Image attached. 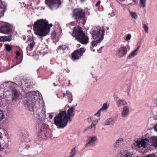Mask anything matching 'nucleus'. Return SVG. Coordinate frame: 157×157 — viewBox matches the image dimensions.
<instances>
[{
  "label": "nucleus",
  "instance_id": "774afa93",
  "mask_svg": "<svg viewBox=\"0 0 157 157\" xmlns=\"http://www.w3.org/2000/svg\"><path fill=\"white\" fill-rule=\"evenodd\" d=\"M76 0V1L77 0Z\"/></svg>",
  "mask_w": 157,
  "mask_h": 157
},
{
  "label": "nucleus",
  "instance_id": "13d9d810",
  "mask_svg": "<svg viewBox=\"0 0 157 157\" xmlns=\"http://www.w3.org/2000/svg\"><path fill=\"white\" fill-rule=\"evenodd\" d=\"M23 39L24 40H25V37H23Z\"/></svg>",
  "mask_w": 157,
  "mask_h": 157
},
{
  "label": "nucleus",
  "instance_id": "864d4df0",
  "mask_svg": "<svg viewBox=\"0 0 157 157\" xmlns=\"http://www.w3.org/2000/svg\"><path fill=\"white\" fill-rule=\"evenodd\" d=\"M50 27H52V24H50L49 25Z\"/></svg>",
  "mask_w": 157,
  "mask_h": 157
},
{
  "label": "nucleus",
  "instance_id": "39448f33",
  "mask_svg": "<svg viewBox=\"0 0 157 157\" xmlns=\"http://www.w3.org/2000/svg\"><path fill=\"white\" fill-rule=\"evenodd\" d=\"M72 35L75 37V39L83 44H86L88 42V37L84 33L81 27L76 26L73 29Z\"/></svg>",
  "mask_w": 157,
  "mask_h": 157
},
{
  "label": "nucleus",
  "instance_id": "680f3d73",
  "mask_svg": "<svg viewBox=\"0 0 157 157\" xmlns=\"http://www.w3.org/2000/svg\"><path fill=\"white\" fill-rule=\"evenodd\" d=\"M129 5H132V4H131V3H130V4H129Z\"/></svg>",
  "mask_w": 157,
  "mask_h": 157
},
{
  "label": "nucleus",
  "instance_id": "f8f14e48",
  "mask_svg": "<svg viewBox=\"0 0 157 157\" xmlns=\"http://www.w3.org/2000/svg\"><path fill=\"white\" fill-rule=\"evenodd\" d=\"M127 47L123 46L120 47L117 50L116 52V55L118 58H121L124 56L128 52L127 48L128 50L130 49V47L128 45H127Z\"/></svg>",
  "mask_w": 157,
  "mask_h": 157
},
{
  "label": "nucleus",
  "instance_id": "412c9836",
  "mask_svg": "<svg viewBox=\"0 0 157 157\" xmlns=\"http://www.w3.org/2000/svg\"><path fill=\"white\" fill-rule=\"evenodd\" d=\"M6 5L2 3L0 4V16H3L6 10Z\"/></svg>",
  "mask_w": 157,
  "mask_h": 157
},
{
  "label": "nucleus",
  "instance_id": "4d7b16f0",
  "mask_svg": "<svg viewBox=\"0 0 157 157\" xmlns=\"http://www.w3.org/2000/svg\"><path fill=\"white\" fill-rule=\"evenodd\" d=\"M63 97H64L65 96V94L64 93H63Z\"/></svg>",
  "mask_w": 157,
  "mask_h": 157
},
{
  "label": "nucleus",
  "instance_id": "ddd939ff",
  "mask_svg": "<svg viewBox=\"0 0 157 157\" xmlns=\"http://www.w3.org/2000/svg\"><path fill=\"white\" fill-rule=\"evenodd\" d=\"M85 51V49L84 48H81L76 50L71 54V59L73 60L78 59L82 56Z\"/></svg>",
  "mask_w": 157,
  "mask_h": 157
},
{
  "label": "nucleus",
  "instance_id": "7ed1b4c3",
  "mask_svg": "<svg viewBox=\"0 0 157 157\" xmlns=\"http://www.w3.org/2000/svg\"><path fill=\"white\" fill-rule=\"evenodd\" d=\"M33 29L35 34L40 36H45L49 33L50 28L46 20L40 19L34 24Z\"/></svg>",
  "mask_w": 157,
  "mask_h": 157
},
{
  "label": "nucleus",
  "instance_id": "2f4dec72",
  "mask_svg": "<svg viewBox=\"0 0 157 157\" xmlns=\"http://www.w3.org/2000/svg\"><path fill=\"white\" fill-rule=\"evenodd\" d=\"M143 27L144 28L145 31L147 33H148V28L147 25L145 24H143Z\"/></svg>",
  "mask_w": 157,
  "mask_h": 157
},
{
  "label": "nucleus",
  "instance_id": "37998d69",
  "mask_svg": "<svg viewBox=\"0 0 157 157\" xmlns=\"http://www.w3.org/2000/svg\"><path fill=\"white\" fill-rule=\"evenodd\" d=\"M53 113H49L48 117L50 119H52V118L53 117L52 114Z\"/></svg>",
  "mask_w": 157,
  "mask_h": 157
},
{
  "label": "nucleus",
  "instance_id": "a19ab883",
  "mask_svg": "<svg viewBox=\"0 0 157 157\" xmlns=\"http://www.w3.org/2000/svg\"><path fill=\"white\" fill-rule=\"evenodd\" d=\"M156 105L155 104L153 103V105H150V107L151 109H152L154 108H155V107L156 106Z\"/></svg>",
  "mask_w": 157,
  "mask_h": 157
},
{
  "label": "nucleus",
  "instance_id": "2eb2a0df",
  "mask_svg": "<svg viewBox=\"0 0 157 157\" xmlns=\"http://www.w3.org/2000/svg\"><path fill=\"white\" fill-rule=\"evenodd\" d=\"M97 140V137L96 136H93L89 137L86 141L85 146L89 147L92 146Z\"/></svg>",
  "mask_w": 157,
  "mask_h": 157
},
{
  "label": "nucleus",
  "instance_id": "f257e3e1",
  "mask_svg": "<svg viewBox=\"0 0 157 157\" xmlns=\"http://www.w3.org/2000/svg\"><path fill=\"white\" fill-rule=\"evenodd\" d=\"M65 109H67V112L66 110L60 111L59 113L54 118V124L58 128H63L66 127L68 122L71 121L72 118L75 116V108L66 105Z\"/></svg>",
  "mask_w": 157,
  "mask_h": 157
},
{
  "label": "nucleus",
  "instance_id": "5701e85b",
  "mask_svg": "<svg viewBox=\"0 0 157 157\" xmlns=\"http://www.w3.org/2000/svg\"><path fill=\"white\" fill-rule=\"evenodd\" d=\"M114 120L112 118H110L107 119L104 122L105 125H110L114 123Z\"/></svg>",
  "mask_w": 157,
  "mask_h": 157
},
{
  "label": "nucleus",
  "instance_id": "4be33fe9",
  "mask_svg": "<svg viewBox=\"0 0 157 157\" xmlns=\"http://www.w3.org/2000/svg\"><path fill=\"white\" fill-rule=\"evenodd\" d=\"M67 48L65 45H60L57 48V52L60 53H63L64 52V51Z\"/></svg>",
  "mask_w": 157,
  "mask_h": 157
},
{
  "label": "nucleus",
  "instance_id": "ea45409f",
  "mask_svg": "<svg viewBox=\"0 0 157 157\" xmlns=\"http://www.w3.org/2000/svg\"><path fill=\"white\" fill-rule=\"evenodd\" d=\"M29 142V140L28 139H26L25 140H23V143L25 145H26V144Z\"/></svg>",
  "mask_w": 157,
  "mask_h": 157
},
{
  "label": "nucleus",
  "instance_id": "f704fd0d",
  "mask_svg": "<svg viewBox=\"0 0 157 157\" xmlns=\"http://www.w3.org/2000/svg\"><path fill=\"white\" fill-rule=\"evenodd\" d=\"M66 96H67V97L68 98V101L70 103H71L72 100V96L71 94H69L68 95H67Z\"/></svg>",
  "mask_w": 157,
  "mask_h": 157
},
{
  "label": "nucleus",
  "instance_id": "a211bd4d",
  "mask_svg": "<svg viewBox=\"0 0 157 157\" xmlns=\"http://www.w3.org/2000/svg\"><path fill=\"white\" fill-rule=\"evenodd\" d=\"M140 47V45L138 46L134 50L131 52L127 56V58L128 59H130L136 56L139 53Z\"/></svg>",
  "mask_w": 157,
  "mask_h": 157
},
{
  "label": "nucleus",
  "instance_id": "5fc2aeb1",
  "mask_svg": "<svg viewBox=\"0 0 157 157\" xmlns=\"http://www.w3.org/2000/svg\"><path fill=\"white\" fill-rule=\"evenodd\" d=\"M21 62V61H20L19 63H17L14 66H15V65H17L19 63H20Z\"/></svg>",
  "mask_w": 157,
  "mask_h": 157
},
{
  "label": "nucleus",
  "instance_id": "bf43d9fd",
  "mask_svg": "<svg viewBox=\"0 0 157 157\" xmlns=\"http://www.w3.org/2000/svg\"><path fill=\"white\" fill-rule=\"evenodd\" d=\"M1 137V133L0 132V138Z\"/></svg>",
  "mask_w": 157,
  "mask_h": 157
},
{
  "label": "nucleus",
  "instance_id": "e2e57ef3",
  "mask_svg": "<svg viewBox=\"0 0 157 157\" xmlns=\"http://www.w3.org/2000/svg\"><path fill=\"white\" fill-rule=\"evenodd\" d=\"M70 81L69 80V85H70Z\"/></svg>",
  "mask_w": 157,
  "mask_h": 157
},
{
  "label": "nucleus",
  "instance_id": "c85d7f7f",
  "mask_svg": "<svg viewBox=\"0 0 157 157\" xmlns=\"http://www.w3.org/2000/svg\"><path fill=\"white\" fill-rule=\"evenodd\" d=\"M77 154V151L75 148L74 147L72 148L70 151V155L74 157Z\"/></svg>",
  "mask_w": 157,
  "mask_h": 157
},
{
  "label": "nucleus",
  "instance_id": "bb28decb",
  "mask_svg": "<svg viewBox=\"0 0 157 157\" xmlns=\"http://www.w3.org/2000/svg\"><path fill=\"white\" fill-rule=\"evenodd\" d=\"M35 43L33 41H32L29 44V46L26 48V51L28 52L29 51H31L33 49Z\"/></svg>",
  "mask_w": 157,
  "mask_h": 157
},
{
  "label": "nucleus",
  "instance_id": "79ce46f5",
  "mask_svg": "<svg viewBox=\"0 0 157 157\" xmlns=\"http://www.w3.org/2000/svg\"><path fill=\"white\" fill-rule=\"evenodd\" d=\"M92 119H93V118L92 117H90L88 118L87 119L88 122L89 123H90L92 121Z\"/></svg>",
  "mask_w": 157,
  "mask_h": 157
},
{
  "label": "nucleus",
  "instance_id": "9d476101",
  "mask_svg": "<svg viewBox=\"0 0 157 157\" xmlns=\"http://www.w3.org/2000/svg\"><path fill=\"white\" fill-rule=\"evenodd\" d=\"M45 2L51 10L57 9L61 4L60 0H45Z\"/></svg>",
  "mask_w": 157,
  "mask_h": 157
},
{
  "label": "nucleus",
  "instance_id": "6ab92c4d",
  "mask_svg": "<svg viewBox=\"0 0 157 157\" xmlns=\"http://www.w3.org/2000/svg\"><path fill=\"white\" fill-rule=\"evenodd\" d=\"M130 110L129 107L127 106H124L121 112V116L123 117H128L129 114Z\"/></svg>",
  "mask_w": 157,
  "mask_h": 157
},
{
  "label": "nucleus",
  "instance_id": "603ef678",
  "mask_svg": "<svg viewBox=\"0 0 157 157\" xmlns=\"http://www.w3.org/2000/svg\"><path fill=\"white\" fill-rule=\"evenodd\" d=\"M3 149L2 147L1 144V143H0V151Z\"/></svg>",
  "mask_w": 157,
  "mask_h": 157
},
{
  "label": "nucleus",
  "instance_id": "7c9ffc66",
  "mask_svg": "<svg viewBox=\"0 0 157 157\" xmlns=\"http://www.w3.org/2000/svg\"><path fill=\"white\" fill-rule=\"evenodd\" d=\"M5 115L3 111L0 110V121L5 118Z\"/></svg>",
  "mask_w": 157,
  "mask_h": 157
},
{
  "label": "nucleus",
  "instance_id": "4468645a",
  "mask_svg": "<svg viewBox=\"0 0 157 157\" xmlns=\"http://www.w3.org/2000/svg\"><path fill=\"white\" fill-rule=\"evenodd\" d=\"M124 141L123 138L119 137L113 144V146L115 148L121 147L124 145Z\"/></svg>",
  "mask_w": 157,
  "mask_h": 157
},
{
  "label": "nucleus",
  "instance_id": "1a4fd4ad",
  "mask_svg": "<svg viewBox=\"0 0 157 157\" xmlns=\"http://www.w3.org/2000/svg\"><path fill=\"white\" fill-rule=\"evenodd\" d=\"M50 130L48 128V126L46 124H43L40 131L38 133V135L41 136L43 139H45L49 136Z\"/></svg>",
  "mask_w": 157,
  "mask_h": 157
},
{
  "label": "nucleus",
  "instance_id": "338daca9",
  "mask_svg": "<svg viewBox=\"0 0 157 157\" xmlns=\"http://www.w3.org/2000/svg\"><path fill=\"white\" fill-rule=\"evenodd\" d=\"M40 101H41V102L42 103V102H43V101H42V100H40Z\"/></svg>",
  "mask_w": 157,
  "mask_h": 157
},
{
  "label": "nucleus",
  "instance_id": "c9c22d12",
  "mask_svg": "<svg viewBox=\"0 0 157 157\" xmlns=\"http://www.w3.org/2000/svg\"><path fill=\"white\" fill-rule=\"evenodd\" d=\"M5 48L8 51H10L12 49L11 46L9 45H6Z\"/></svg>",
  "mask_w": 157,
  "mask_h": 157
},
{
  "label": "nucleus",
  "instance_id": "052dcab7",
  "mask_svg": "<svg viewBox=\"0 0 157 157\" xmlns=\"http://www.w3.org/2000/svg\"><path fill=\"white\" fill-rule=\"evenodd\" d=\"M68 157H73L72 156H71L70 155H69L68 156Z\"/></svg>",
  "mask_w": 157,
  "mask_h": 157
},
{
  "label": "nucleus",
  "instance_id": "0eeeda50",
  "mask_svg": "<svg viewBox=\"0 0 157 157\" xmlns=\"http://www.w3.org/2000/svg\"><path fill=\"white\" fill-rule=\"evenodd\" d=\"M85 15V12L81 9H75L73 11V17L76 20V21L78 23L84 24L86 21Z\"/></svg>",
  "mask_w": 157,
  "mask_h": 157
},
{
  "label": "nucleus",
  "instance_id": "f3484780",
  "mask_svg": "<svg viewBox=\"0 0 157 157\" xmlns=\"http://www.w3.org/2000/svg\"><path fill=\"white\" fill-rule=\"evenodd\" d=\"M11 31L10 26L8 25L2 26L0 29V33L4 34H9L10 32Z\"/></svg>",
  "mask_w": 157,
  "mask_h": 157
},
{
  "label": "nucleus",
  "instance_id": "c756f323",
  "mask_svg": "<svg viewBox=\"0 0 157 157\" xmlns=\"http://www.w3.org/2000/svg\"><path fill=\"white\" fill-rule=\"evenodd\" d=\"M146 0H140V6L144 8L145 7Z\"/></svg>",
  "mask_w": 157,
  "mask_h": 157
},
{
  "label": "nucleus",
  "instance_id": "4c0bfd02",
  "mask_svg": "<svg viewBox=\"0 0 157 157\" xmlns=\"http://www.w3.org/2000/svg\"><path fill=\"white\" fill-rule=\"evenodd\" d=\"M131 35L130 34H128L125 37V39L126 40H129L131 39Z\"/></svg>",
  "mask_w": 157,
  "mask_h": 157
},
{
  "label": "nucleus",
  "instance_id": "cd10ccee",
  "mask_svg": "<svg viewBox=\"0 0 157 157\" xmlns=\"http://www.w3.org/2000/svg\"><path fill=\"white\" fill-rule=\"evenodd\" d=\"M109 106V103L108 102H106L103 104L102 107L100 109L101 111L106 110L108 108Z\"/></svg>",
  "mask_w": 157,
  "mask_h": 157
},
{
  "label": "nucleus",
  "instance_id": "473e14b6",
  "mask_svg": "<svg viewBox=\"0 0 157 157\" xmlns=\"http://www.w3.org/2000/svg\"><path fill=\"white\" fill-rule=\"evenodd\" d=\"M98 120L96 119L93 120L92 122V125H94V130L96 128V125L98 123Z\"/></svg>",
  "mask_w": 157,
  "mask_h": 157
},
{
  "label": "nucleus",
  "instance_id": "6e6552de",
  "mask_svg": "<svg viewBox=\"0 0 157 157\" xmlns=\"http://www.w3.org/2000/svg\"><path fill=\"white\" fill-rule=\"evenodd\" d=\"M37 106L33 110L34 117L38 119L42 120L45 118V109L44 107L39 108Z\"/></svg>",
  "mask_w": 157,
  "mask_h": 157
},
{
  "label": "nucleus",
  "instance_id": "8fccbe9b",
  "mask_svg": "<svg viewBox=\"0 0 157 157\" xmlns=\"http://www.w3.org/2000/svg\"><path fill=\"white\" fill-rule=\"evenodd\" d=\"M22 143H23V141L22 142ZM23 145H24V146H25V145H25V144H23ZM26 147H29V144H26L25 147L26 148Z\"/></svg>",
  "mask_w": 157,
  "mask_h": 157
},
{
  "label": "nucleus",
  "instance_id": "dca6fc26",
  "mask_svg": "<svg viewBox=\"0 0 157 157\" xmlns=\"http://www.w3.org/2000/svg\"><path fill=\"white\" fill-rule=\"evenodd\" d=\"M12 90V101H13L18 100L21 95L20 93L14 89H13Z\"/></svg>",
  "mask_w": 157,
  "mask_h": 157
},
{
  "label": "nucleus",
  "instance_id": "423d86ee",
  "mask_svg": "<svg viewBox=\"0 0 157 157\" xmlns=\"http://www.w3.org/2000/svg\"><path fill=\"white\" fill-rule=\"evenodd\" d=\"M151 145L152 146L157 147V136L153 137L151 139L145 138L141 140H137L135 145L136 147L138 148L141 147L144 148L147 147V146L151 144Z\"/></svg>",
  "mask_w": 157,
  "mask_h": 157
},
{
  "label": "nucleus",
  "instance_id": "3c124183",
  "mask_svg": "<svg viewBox=\"0 0 157 157\" xmlns=\"http://www.w3.org/2000/svg\"><path fill=\"white\" fill-rule=\"evenodd\" d=\"M20 53L19 52H16V55L17 56H19L20 55Z\"/></svg>",
  "mask_w": 157,
  "mask_h": 157
},
{
  "label": "nucleus",
  "instance_id": "b1692460",
  "mask_svg": "<svg viewBox=\"0 0 157 157\" xmlns=\"http://www.w3.org/2000/svg\"><path fill=\"white\" fill-rule=\"evenodd\" d=\"M116 157H131V155L128 152L123 153L121 151L117 154Z\"/></svg>",
  "mask_w": 157,
  "mask_h": 157
},
{
  "label": "nucleus",
  "instance_id": "f03ea898",
  "mask_svg": "<svg viewBox=\"0 0 157 157\" xmlns=\"http://www.w3.org/2000/svg\"><path fill=\"white\" fill-rule=\"evenodd\" d=\"M42 96L38 91L29 92L26 95V97L23 100V104L26 108L31 111H33L34 108L37 106H40L38 97Z\"/></svg>",
  "mask_w": 157,
  "mask_h": 157
},
{
  "label": "nucleus",
  "instance_id": "a878e982",
  "mask_svg": "<svg viewBox=\"0 0 157 157\" xmlns=\"http://www.w3.org/2000/svg\"><path fill=\"white\" fill-rule=\"evenodd\" d=\"M129 12L130 16L132 18L135 20H136L138 16L137 13L136 12H133L129 10Z\"/></svg>",
  "mask_w": 157,
  "mask_h": 157
},
{
  "label": "nucleus",
  "instance_id": "a18cd8bd",
  "mask_svg": "<svg viewBox=\"0 0 157 157\" xmlns=\"http://www.w3.org/2000/svg\"><path fill=\"white\" fill-rule=\"evenodd\" d=\"M89 128H93L94 129V125H92V123H91V124L89 126Z\"/></svg>",
  "mask_w": 157,
  "mask_h": 157
},
{
  "label": "nucleus",
  "instance_id": "0e129e2a",
  "mask_svg": "<svg viewBox=\"0 0 157 157\" xmlns=\"http://www.w3.org/2000/svg\"><path fill=\"white\" fill-rule=\"evenodd\" d=\"M102 47H101L100 48V49H101L102 48Z\"/></svg>",
  "mask_w": 157,
  "mask_h": 157
},
{
  "label": "nucleus",
  "instance_id": "c03bdc74",
  "mask_svg": "<svg viewBox=\"0 0 157 157\" xmlns=\"http://www.w3.org/2000/svg\"><path fill=\"white\" fill-rule=\"evenodd\" d=\"M101 3L100 1H99L95 4L96 6H98Z\"/></svg>",
  "mask_w": 157,
  "mask_h": 157
},
{
  "label": "nucleus",
  "instance_id": "393cba45",
  "mask_svg": "<svg viewBox=\"0 0 157 157\" xmlns=\"http://www.w3.org/2000/svg\"><path fill=\"white\" fill-rule=\"evenodd\" d=\"M11 40V37L10 36H0V41L5 42L6 41H10Z\"/></svg>",
  "mask_w": 157,
  "mask_h": 157
},
{
  "label": "nucleus",
  "instance_id": "de8ad7c7",
  "mask_svg": "<svg viewBox=\"0 0 157 157\" xmlns=\"http://www.w3.org/2000/svg\"><path fill=\"white\" fill-rule=\"evenodd\" d=\"M132 1L134 2V4L136 5L137 4V2L136 0H132Z\"/></svg>",
  "mask_w": 157,
  "mask_h": 157
},
{
  "label": "nucleus",
  "instance_id": "09e8293b",
  "mask_svg": "<svg viewBox=\"0 0 157 157\" xmlns=\"http://www.w3.org/2000/svg\"><path fill=\"white\" fill-rule=\"evenodd\" d=\"M71 94V93L69 91H67L66 93V95H68L69 94Z\"/></svg>",
  "mask_w": 157,
  "mask_h": 157
},
{
  "label": "nucleus",
  "instance_id": "e433bc0d",
  "mask_svg": "<svg viewBox=\"0 0 157 157\" xmlns=\"http://www.w3.org/2000/svg\"><path fill=\"white\" fill-rule=\"evenodd\" d=\"M56 33L55 31H53L51 34V37L53 39H55L56 36Z\"/></svg>",
  "mask_w": 157,
  "mask_h": 157
},
{
  "label": "nucleus",
  "instance_id": "aec40b11",
  "mask_svg": "<svg viewBox=\"0 0 157 157\" xmlns=\"http://www.w3.org/2000/svg\"><path fill=\"white\" fill-rule=\"evenodd\" d=\"M116 105L118 107H121L122 106L127 104V102L126 101L123 99H118L116 102Z\"/></svg>",
  "mask_w": 157,
  "mask_h": 157
},
{
  "label": "nucleus",
  "instance_id": "9b49d317",
  "mask_svg": "<svg viewBox=\"0 0 157 157\" xmlns=\"http://www.w3.org/2000/svg\"><path fill=\"white\" fill-rule=\"evenodd\" d=\"M15 85H16V84L13 82H5L0 85V90H3V93L4 94L5 91H8L10 90H12L13 89V86L16 87Z\"/></svg>",
  "mask_w": 157,
  "mask_h": 157
},
{
  "label": "nucleus",
  "instance_id": "58836bf2",
  "mask_svg": "<svg viewBox=\"0 0 157 157\" xmlns=\"http://www.w3.org/2000/svg\"><path fill=\"white\" fill-rule=\"evenodd\" d=\"M115 15V12L113 11H112L111 13H109L108 14V15L109 16L110 15V16L111 17L114 16Z\"/></svg>",
  "mask_w": 157,
  "mask_h": 157
},
{
  "label": "nucleus",
  "instance_id": "49530a36",
  "mask_svg": "<svg viewBox=\"0 0 157 157\" xmlns=\"http://www.w3.org/2000/svg\"><path fill=\"white\" fill-rule=\"evenodd\" d=\"M155 130L157 132V123L154 127Z\"/></svg>",
  "mask_w": 157,
  "mask_h": 157
},
{
  "label": "nucleus",
  "instance_id": "20e7f679",
  "mask_svg": "<svg viewBox=\"0 0 157 157\" xmlns=\"http://www.w3.org/2000/svg\"><path fill=\"white\" fill-rule=\"evenodd\" d=\"M105 28L103 27L95 28L94 30L90 32L92 39L91 43L90 48L93 52H94L95 50L94 49H92V48L96 46L98 43L103 40L105 35Z\"/></svg>",
  "mask_w": 157,
  "mask_h": 157
},
{
  "label": "nucleus",
  "instance_id": "72a5a7b5",
  "mask_svg": "<svg viewBox=\"0 0 157 157\" xmlns=\"http://www.w3.org/2000/svg\"><path fill=\"white\" fill-rule=\"evenodd\" d=\"M101 111L100 109L97 111L96 113L94 114V116H96L98 117H100V113Z\"/></svg>",
  "mask_w": 157,
  "mask_h": 157
},
{
  "label": "nucleus",
  "instance_id": "69168bd1",
  "mask_svg": "<svg viewBox=\"0 0 157 157\" xmlns=\"http://www.w3.org/2000/svg\"><path fill=\"white\" fill-rule=\"evenodd\" d=\"M14 66H11V68L13 67H14Z\"/></svg>",
  "mask_w": 157,
  "mask_h": 157
},
{
  "label": "nucleus",
  "instance_id": "6e6d98bb",
  "mask_svg": "<svg viewBox=\"0 0 157 157\" xmlns=\"http://www.w3.org/2000/svg\"><path fill=\"white\" fill-rule=\"evenodd\" d=\"M53 85H54V86H56V85H55V83H53Z\"/></svg>",
  "mask_w": 157,
  "mask_h": 157
}]
</instances>
